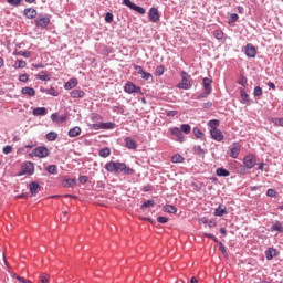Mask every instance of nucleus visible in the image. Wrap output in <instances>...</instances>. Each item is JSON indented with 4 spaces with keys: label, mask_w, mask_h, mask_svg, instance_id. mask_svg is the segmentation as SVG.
I'll list each match as a JSON object with an SVG mask.
<instances>
[{
    "label": "nucleus",
    "mask_w": 283,
    "mask_h": 283,
    "mask_svg": "<svg viewBox=\"0 0 283 283\" xmlns=\"http://www.w3.org/2000/svg\"><path fill=\"white\" fill-rule=\"evenodd\" d=\"M125 163H116V161H109L105 165L106 171H109L111 174L115 171V174H120L125 169Z\"/></svg>",
    "instance_id": "nucleus-1"
},
{
    "label": "nucleus",
    "mask_w": 283,
    "mask_h": 283,
    "mask_svg": "<svg viewBox=\"0 0 283 283\" xmlns=\"http://www.w3.org/2000/svg\"><path fill=\"white\" fill-rule=\"evenodd\" d=\"M179 90H191L193 83L189 80V74L186 71L181 72V83L177 85Z\"/></svg>",
    "instance_id": "nucleus-2"
},
{
    "label": "nucleus",
    "mask_w": 283,
    "mask_h": 283,
    "mask_svg": "<svg viewBox=\"0 0 283 283\" xmlns=\"http://www.w3.org/2000/svg\"><path fill=\"white\" fill-rule=\"evenodd\" d=\"M30 156H35L36 158H48V156H50V150L45 146H39L35 149H33Z\"/></svg>",
    "instance_id": "nucleus-3"
},
{
    "label": "nucleus",
    "mask_w": 283,
    "mask_h": 283,
    "mask_svg": "<svg viewBox=\"0 0 283 283\" xmlns=\"http://www.w3.org/2000/svg\"><path fill=\"white\" fill-rule=\"evenodd\" d=\"M126 94H143L140 86H136L133 82H127L124 86Z\"/></svg>",
    "instance_id": "nucleus-4"
},
{
    "label": "nucleus",
    "mask_w": 283,
    "mask_h": 283,
    "mask_svg": "<svg viewBox=\"0 0 283 283\" xmlns=\"http://www.w3.org/2000/svg\"><path fill=\"white\" fill-rule=\"evenodd\" d=\"M34 174V164L32 161H28L22 165V170L18 176H32Z\"/></svg>",
    "instance_id": "nucleus-5"
},
{
    "label": "nucleus",
    "mask_w": 283,
    "mask_h": 283,
    "mask_svg": "<svg viewBox=\"0 0 283 283\" xmlns=\"http://www.w3.org/2000/svg\"><path fill=\"white\" fill-rule=\"evenodd\" d=\"M35 25L36 28H41L42 30H45V28L50 25V18L48 15H39L35 19Z\"/></svg>",
    "instance_id": "nucleus-6"
},
{
    "label": "nucleus",
    "mask_w": 283,
    "mask_h": 283,
    "mask_svg": "<svg viewBox=\"0 0 283 283\" xmlns=\"http://www.w3.org/2000/svg\"><path fill=\"white\" fill-rule=\"evenodd\" d=\"M114 127H115V124L112 123V122L99 123V124H91L90 125V128L95 129V130H98V129H114Z\"/></svg>",
    "instance_id": "nucleus-7"
},
{
    "label": "nucleus",
    "mask_w": 283,
    "mask_h": 283,
    "mask_svg": "<svg viewBox=\"0 0 283 283\" xmlns=\"http://www.w3.org/2000/svg\"><path fill=\"white\" fill-rule=\"evenodd\" d=\"M243 165L247 169H253L254 165H258V160L255 159V156L248 155L243 158Z\"/></svg>",
    "instance_id": "nucleus-8"
},
{
    "label": "nucleus",
    "mask_w": 283,
    "mask_h": 283,
    "mask_svg": "<svg viewBox=\"0 0 283 283\" xmlns=\"http://www.w3.org/2000/svg\"><path fill=\"white\" fill-rule=\"evenodd\" d=\"M170 135L176 137L177 143H185V135L179 127H172L169 129Z\"/></svg>",
    "instance_id": "nucleus-9"
},
{
    "label": "nucleus",
    "mask_w": 283,
    "mask_h": 283,
    "mask_svg": "<svg viewBox=\"0 0 283 283\" xmlns=\"http://www.w3.org/2000/svg\"><path fill=\"white\" fill-rule=\"evenodd\" d=\"M228 149L230 151V158H238L240 156V144L233 143L228 147Z\"/></svg>",
    "instance_id": "nucleus-10"
},
{
    "label": "nucleus",
    "mask_w": 283,
    "mask_h": 283,
    "mask_svg": "<svg viewBox=\"0 0 283 283\" xmlns=\"http://www.w3.org/2000/svg\"><path fill=\"white\" fill-rule=\"evenodd\" d=\"M210 136L212 140H217V143H222V140H224V135L222 134V130H220L219 128L210 129Z\"/></svg>",
    "instance_id": "nucleus-11"
},
{
    "label": "nucleus",
    "mask_w": 283,
    "mask_h": 283,
    "mask_svg": "<svg viewBox=\"0 0 283 283\" xmlns=\"http://www.w3.org/2000/svg\"><path fill=\"white\" fill-rule=\"evenodd\" d=\"M148 17L151 23H158V21H160V13L158 12L157 8H150Z\"/></svg>",
    "instance_id": "nucleus-12"
},
{
    "label": "nucleus",
    "mask_w": 283,
    "mask_h": 283,
    "mask_svg": "<svg viewBox=\"0 0 283 283\" xmlns=\"http://www.w3.org/2000/svg\"><path fill=\"white\" fill-rule=\"evenodd\" d=\"M245 55L249 59H255V56H258V50H255V46H253V44H247Z\"/></svg>",
    "instance_id": "nucleus-13"
},
{
    "label": "nucleus",
    "mask_w": 283,
    "mask_h": 283,
    "mask_svg": "<svg viewBox=\"0 0 283 283\" xmlns=\"http://www.w3.org/2000/svg\"><path fill=\"white\" fill-rule=\"evenodd\" d=\"M211 83H213V80L208 77L203 78V92H206V94H211V92H213V87L211 86Z\"/></svg>",
    "instance_id": "nucleus-14"
},
{
    "label": "nucleus",
    "mask_w": 283,
    "mask_h": 283,
    "mask_svg": "<svg viewBox=\"0 0 283 283\" xmlns=\"http://www.w3.org/2000/svg\"><path fill=\"white\" fill-rule=\"evenodd\" d=\"M23 14L27 19H36V15L39 14L34 8H25L23 10Z\"/></svg>",
    "instance_id": "nucleus-15"
},
{
    "label": "nucleus",
    "mask_w": 283,
    "mask_h": 283,
    "mask_svg": "<svg viewBox=\"0 0 283 283\" xmlns=\"http://www.w3.org/2000/svg\"><path fill=\"white\" fill-rule=\"evenodd\" d=\"M277 255H280V252H277V250L275 248H269L265 251V258L269 261L273 260V258H277Z\"/></svg>",
    "instance_id": "nucleus-16"
},
{
    "label": "nucleus",
    "mask_w": 283,
    "mask_h": 283,
    "mask_svg": "<svg viewBox=\"0 0 283 283\" xmlns=\"http://www.w3.org/2000/svg\"><path fill=\"white\" fill-rule=\"evenodd\" d=\"M240 96L242 98L241 103H243V105H251V98L244 88H240Z\"/></svg>",
    "instance_id": "nucleus-17"
},
{
    "label": "nucleus",
    "mask_w": 283,
    "mask_h": 283,
    "mask_svg": "<svg viewBox=\"0 0 283 283\" xmlns=\"http://www.w3.org/2000/svg\"><path fill=\"white\" fill-rule=\"evenodd\" d=\"M29 189L32 196H36V193H39V189H41V185H39L36 181H33L29 185Z\"/></svg>",
    "instance_id": "nucleus-18"
},
{
    "label": "nucleus",
    "mask_w": 283,
    "mask_h": 283,
    "mask_svg": "<svg viewBox=\"0 0 283 283\" xmlns=\"http://www.w3.org/2000/svg\"><path fill=\"white\" fill-rule=\"evenodd\" d=\"M76 85H78V80L73 77L64 84V90H74Z\"/></svg>",
    "instance_id": "nucleus-19"
},
{
    "label": "nucleus",
    "mask_w": 283,
    "mask_h": 283,
    "mask_svg": "<svg viewBox=\"0 0 283 283\" xmlns=\"http://www.w3.org/2000/svg\"><path fill=\"white\" fill-rule=\"evenodd\" d=\"M21 94L24 96H36V91L33 87L27 86L21 90Z\"/></svg>",
    "instance_id": "nucleus-20"
},
{
    "label": "nucleus",
    "mask_w": 283,
    "mask_h": 283,
    "mask_svg": "<svg viewBox=\"0 0 283 283\" xmlns=\"http://www.w3.org/2000/svg\"><path fill=\"white\" fill-rule=\"evenodd\" d=\"M71 98H83L85 96V92L83 90H73L70 93Z\"/></svg>",
    "instance_id": "nucleus-21"
},
{
    "label": "nucleus",
    "mask_w": 283,
    "mask_h": 283,
    "mask_svg": "<svg viewBox=\"0 0 283 283\" xmlns=\"http://www.w3.org/2000/svg\"><path fill=\"white\" fill-rule=\"evenodd\" d=\"M76 136H81V127L75 126L69 130L70 138H76Z\"/></svg>",
    "instance_id": "nucleus-22"
},
{
    "label": "nucleus",
    "mask_w": 283,
    "mask_h": 283,
    "mask_svg": "<svg viewBox=\"0 0 283 283\" xmlns=\"http://www.w3.org/2000/svg\"><path fill=\"white\" fill-rule=\"evenodd\" d=\"M124 142H125V147H126L127 149H136V142H135L134 139H132V138H129V137H126V138L124 139Z\"/></svg>",
    "instance_id": "nucleus-23"
},
{
    "label": "nucleus",
    "mask_w": 283,
    "mask_h": 283,
    "mask_svg": "<svg viewBox=\"0 0 283 283\" xmlns=\"http://www.w3.org/2000/svg\"><path fill=\"white\" fill-rule=\"evenodd\" d=\"M48 114V109L45 107H36L33 109V116H45Z\"/></svg>",
    "instance_id": "nucleus-24"
},
{
    "label": "nucleus",
    "mask_w": 283,
    "mask_h": 283,
    "mask_svg": "<svg viewBox=\"0 0 283 283\" xmlns=\"http://www.w3.org/2000/svg\"><path fill=\"white\" fill-rule=\"evenodd\" d=\"M224 213H227V207H223L222 205H220V206L214 210V216H217L218 218H222V216H224Z\"/></svg>",
    "instance_id": "nucleus-25"
},
{
    "label": "nucleus",
    "mask_w": 283,
    "mask_h": 283,
    "mask_svg": "<svg viewBox=\"0 0 283 283\" xmlns=\"http://www.w3.org/2000/svg\"><path fill=\"white\" fill-rule=\"evenodd\" d=\"M217 176L227 178L228 176H231V172L224 168H217L216 170Z\"/></svg>",
    "instance_id": "nucleus-26"
},
{
    "label": "nucleus",
    "mask_w": 283,
    "mask_h": 283,
    "mask_svg": "<svg viewBox=\"0 0 283 283\" xmlns=\"http://www.w3.org/2000/svg\"><path fill=\"white\" fill-rule=\"evenodd\" d=\"M163 211L166 213H177L178 208H176L174 205H166L164 206Z\"/></svg>",
    "instance_id": "nucleus-27"
},
{
    "label": "nucleus",
    "mask_w": 283,
    "mask_h": 283,
    "mask_svg": "<svg viewBox=\"0 0 283 283\" xmlns=\"http://www.w3.org/2000/svg\"><path fill=\"white\" fill-rule=\"evenodd\" d=\"M271 231H277L279 233H283V226L280 221H275L272 227Z\"/></svg>",
    "instance_id": "nucleus-28"
},
{
    "label": "nucleus",
    "mask_w": 283,
    "mask_h": 283,
    "mask_svg": "<svg viewBox=\"0 0 283 283\" xmlns=\"http://www.w3.org/2000/svg\"><path fill=\"white\" fill-rule=\"evenodd\" d=\"M151 207H156V201L149 199L146 200L143 205H142V209H151Z\"/></svg>",
    "instance_id": "nucleus-29"
},
{
    "label": "nucleus",
    "mask_w": 283,
    "mask_h": 283,
    "mask_svg": "<svg viewBox=\"0 0 283 283\" xmlns=\"http://www.w3.org/2000/svg\"><path fill=\"white\" fill-rule=\"evenodd\" d=\"M208 127H210V129H218V127H220V120H218V119L209 120Z\"/></svg>",
    "instance_id": "nucleus-30"
},
{
    "label": "nucleus",
    "mask_w": 283,
    "mask_h": 283,
    "mask_svg": "<svg viewBox=\"0 0 283 283\" xmlns=\"http://www.w3.org/2000/svg\"><path fill=\"white\" fill-rule=\"evenodd\" d=\"M56 138H59V134H56L55 132H50L46 134V140H49L50 143L56 140Z\"/></svg>",
    "instance_id": "nucleus-31"
},
{
    "label": "nucleus",
    "mask_w": 283,
    "mask_h": 283,
    "mask_svg": "<svg viewBox=\"0 0 283 283\" xmlns=\"http://www.w3.org/2000/svg\"><path fill=\"white\" fill-rule=\"evenodd\" d=\"M192 134L196 136V138H205V133H202V130H200L198 127L192 129Z\"/></svg>",
    "instance_id": "nucleus-32"
},
{
    "label": "nucleus",
    "mask_w": 283,
    "mask_h": 283,
    "mask_svg": "<svg viewBox=\"0 0 283 283\" xmlns=\"http://www.w3.org/2000/svg\"><path fill=\"white\" fill-rule=\"evenodd\" d=\"M63 187H74L76 179H64L62 182Z\"/></svg>",
    "instance_id": "nucleus-33"
},
{
    "label": "nucleus",
    "mask_w": 283,
    "mask_h": 283,
    "mask_svg": "<svg viewBox=\"0 0 283 283\" xmlns=\"http://www.w3.org/2000/svg\"><path fill=\"white\" fill-rule=\"evenodd\" d=\"M213 36L218 41H222V39L224 38V32H222V30H216L213 31Z\"/></svg>",
    "instance_id": "nucleus-34"
},
{
    "label": "nucleus",
    "mask_w": 283,
    "mask_h": 283,
    "mask_svg": "<svg viewBox=\"0 0 283 283\" xmlns=\"http://www.w3.org/2000/svg\"><path fill=\"white\" fill-rule=\"evenodd\" d=\"M112 154V150L109 148H103L99 150L101 158H107Z\"/></svg>",
    "instance_id": "nucleus-35"
},
{
    "label": "nucleus",
    "mask_w": 283,
    "mask_h": 283,
    "mask_svg": "<svg viewBox=\"0 0 283 283\" xmlns=\"http://www.w3.org/2000/svg\"><path fill=\"white\" fill-rule=\"evenodd\" d=\"M38 81H50V75L45 74L44 71L36 75Z\"/></svg>",
    "instance_id": "nucleus-36"
},
{
    "label": "nucleus",
    "mask_w": 283,
    "mask_h": 283,
    "mask_svg": "<svg viewBox=\"0 0 283 283\" xmlns=\"http://www.w3.org/2000/svg\"><path fill=\"white\" fill-rule=\"evenodd\" d=\"M25 65H28V63L23 60H19L15 64L14 67L15 70H23V67H25Z\"/></svg>",
    "instance_id": "nucleus-37"
},
{
    "label": "nucleus",
    "mask_w": 283,
    "mask_h": 283,
    "mask_svg": "<svg viewBox=\"0 0 283 283\" xmlns=\"http://www.w3.org/2000/svg\"><path fill=\"white\" fill-rule=\"evenodd\" d=\"M46 171H48V174H52V176H56V174H57L56 165L48 166Z\"/></svg>",
    "instance_id": "nucleus-38"
},
{
    "label": "nucleus",
    "mask_w": 283,
    "mask_h": 283,
    "mask_svg": "<svg viewBox=\"0 0 283 283\" xmlns=\"http://www.w3.org/2000/svg\"><path fill=\"white\" fill-rule=\"evenodd\" d=\"M40 282L41 283H50V274H48V273L40 274Z\"/></svg>",
    "instance_id": "nucleus-39"
},
{
    "label": "nucleus",
    "mask_w": 283,
    "mask_h": 283,
    "mask_svg": "<svg viewBox=\"0 0 283 283\" xmlns=\"http://www.w3.org/2000/svg\"><path fill=\"white\" fill-rule=\"evenodd\" d=\"M182 160H185V158L180 154L174 155L171 157V163H175V164L182 163Z\"/></svg>",
    "instance_id": "nucleus-40"
},
{
    "label": "nucleus",
    "mask_w": 283,
    "mask_h": 283,
    "mask_svg": "<svg viewBox=\"0 0 283 283\" xmlns=\"http://www.w3.org/2000/svg\"><path fill=\"white\" fill-rule=\"evenodd\" d=\"M180 129L186 135L191 134V126L189 124H182Z\"/></svg>",
    "instance_id": "nucleus-41"
},
{
    "label": "nucleus",
    "mask_w": 283,
    "mask_h": 283,
    "mask_svg": "<svg viewBox=\"0 0 283 283\" xmlns=\"http://www.w3.org/2000/svg\"><path fill=\"white\" fill-rule=\"evenodd\" d=\"M155 74H156V76H163L165 74V66L164 65L157 66Z\"/></svg>",
    "instance_id": "nucleus-42"
},
{
    "label": "nucleus",
    "mask_w": 283,
    "mask_h": 283,
    "mask_svg": "<svg viewBox=\"0 0 283 283\" xmlns=\"http://www.w3.org/2000/svg\"><path fill=\"white\" fill-rule=\"evenodd\" d=\"M7 3H9V6H14V8H18V6H21V3H23V0H7Z\"/></svg>",
    "instance_id": "nucleus-43"
},
{
    "label": "nucleus",
    "mask_w": 283,
    "mask_h": 283,
    "mask_svg": "<svg viewBox=\"0 0 283 283\" xmlns=\"http://www.w3.org/2000/svg\"><path fill=\"white\" fill-rule=\"evenodd\" d=\"M272 123H273L276 127H283V117H281V118H272Z\"/></svg>",
    "instance_id": "nucleus-44"
},
{
    "label": "nucleus",
    "mask_w": 283,
    "mask_h": 283,
    "mask_svg": "<svg viewBox=\"0 0 283 283\" xmlns=\"http://www.w3.org/2000/svg\"><path fill=\"white\" fill-rule=\"evenodd\" d=\"M239 85H242V87H247V85H249L248 80L244 75H242L239 81H238Z\"/></svg>",
    "instance_id": "nucleus-45"
},
{
    "label": "nucleus",
    "mask_w": 283,
    "mask_h": 283,
    "mask_svg": "<svg viewBox=\"0 0 283 283\" xmlns=\"http://www.w3.org/2000/svg\"><path fill=\"white\" fill-rule=\"evenodd\" d=\"M123 6H127L130 10H134L136 3L132 2V0H123Z\"/></svg>",
    "instance_id": "nucleus-46"
},
{
    "label": "nucleus",
    "mask_w": 283,
    "mask_h": 283,
    "mask_svg": "<svg viewBox=\"0 0 283 283\" xmlns=\"http://www.w3.org/2000/svg\"><path fill=\"white\" fill-rule=\"evenodd\" d=\"M46 94H49L50 96H59V91L54 87H51L46 91Z\"/></svg>",
    "instance_id": "nucleus-47"
},
{
    "label": "nucleus",
    "mask_w": 283,
    "mask_h": 283,
    "mask_svg": "<svg viewBox=\"0 0 283 283\" xmlns=\"http://www.w3.org/2000/svg\"><path fill=\"white\" fill-rule=\"evenodd\" d=\"M239 19H240V15H238V13H232L230 14L229 23H235V21H238Z\"/></svg>",
    "instance_id": "nucleus-48"
},
{
    "label": "nucleus",
    "mask_w": 283,
    "mask_h": 283,
    "mask_svg": "<svg viewBox=\"0 0 283 283\" xmlns=\"http://www.w3.org/2000/svg\"><path fill=\"white\" fill-rule=\"evenodd\" d=\"M133 10H135V12H138V14H145L146 10L143 7H138L137 4H135V7H133Z\"/></svg>",
    "instance_id": "nucleus-49"
},
{
    "label": "nucleus",
    "mask_w": 283,
    "mask_h": 283,
    "mask_svg": "<svg viewBox=\"0 0 283 283\" xmlns=\"http://www.w3.org/2000/svg\"><path fill=\"white\" fill-rule=\"evenodd\" d=\"M142 78L144 81H151V78H154V75H151V73H147L144 71V74L142 75Z\"/></svg>",
    "instance_id": "nucleus-50"
},
{
    "label": "nucleus",
    "mask_w": 283,
    "mask_h": 283,
    "mask_svg": "<svg viewBox=\"0 0 283 283\" xmlns=\"http://www.w3.org/2000/svg\"><path fill=\"white\" fill-rule=\"evenodd\" d=\"M105 21L106 23H112V21H114V14H112V12H107L105 14Z\"/></svg>",
    "instance_id": "nucleus-51"
},
{
    "label": "nucleus",
    "mask_w": 283,
    "mask_h": 283,
    "mask_svg": "<svg viewBox=\"0 0 283 283\" xmlns=\"http://www.w3.org/2000/svg\"><path fill=\"white\" fill-rule=\"evenodd\" d=\"M253 96H255V97L262 96V87H260V86L254 87Z\"/></svg>",
    "instance_id": "nucleus-52"
},
{
    "label": "nucleus",
    "mask_w": 283,
    "mask_h": 283,
    "mask_svg": "<svg viewBox=\"0 0 283 283\" xmlns=\"http://www.w3.org/2000/svg\"><path fill=\"white\" fill-rule=\"evenodd\" d=\"M266 196L269 198H275V196H277V192H275V189H268Z\"/></svg>",
    "instance_id": "nucleus-53"
},
{
    "label": "nucleus",
    "mask_w": 283,
    "mask_h": 283,
    "mask_svg": "<svg viewBox=\"0 0 283 283\" xmlns=\"http://www.w3.org/2000/svg\"><path fill=\"white\" fill-rule=\"evenodd\" d=\"M157 222L160 224H167L169 222V219L167 217H158Z\"/></svg>",
    "instance_id": "nucleus-54"
},
{
    "label": "nucleus",
    "mask_w": 283,
    "mask_h": 283,
    "mask_svg": "<svg viewBox=\"0 0 283 283\" xmlns=\"http://www.w3.org/2000/svg\"><path fill=\"white\" fill-rule=\"evenodd\" d=\"M29 76H28V74H21L20 76H19V81L21 82V83H28V81H29Z\"/></svg>",
    "instance_id": "nucleus-55"
},
{
    "label": "nucleus",
    "mask_w": 283,
    "mask_h": 283,
    "mask_svg": "<svg viewBox=\"0 0 283 283\" xmlns=\"http://www.w3.org/2000/svg\"><path fill=\"white\" fill-rule=\"evenodd\" d=\"M123 172L126 175V176H132V174H134V169L127 167V165L125 166V169L123 170Z\"/></svg>",
    "instance_id": "nucleus-56"
},
{
    "label": "nucleus",
    "mask_w": 283,
    "mask_h": 283,
    "mask_svg": "<svg viewBox=\"0 0 283 283\" xmlns=\"http://www.w3.org/2000/svg\"><path fill=\"white\" fill-rule=\"evenodd\" d=\"M203 109H211L213 107V103L211 102H206L202 104Z\"/></svg>",
    "instance_id": "nucleus-57"
},
{
    "label": "nucleus",
    "mask_w": 283,
    "mask_h": 283,
    "mask_svg": "<svg viewBox=\"0 0 283 283\" xmlns=\"http://www.w3.org/2000/svg\"><path fill=\"white\" fill-rule=\"evenodd\" d=\"M2 151L3 154H12V146H4Z\"/></svg>",
    "instance_id": "nucleus-58"
},
{
    "label": "nucleus",
    "mask_w": 283,
    "mask_h": 283,
    "mask_svg": "<svg viewBox=\"0 0 283 283\" xmlns=\"http://www.w3.org/2000/svg\"><path fill=\"white\" fill-rule=\"evenodd\" d=\"M135 70H136V72H137V74H140V76L144 74V70H143V66H140V65H135V67H134Z\"/></svg>",
    "instance_id": "nucleus-59"
},
{
    "label": "nucleus",
    "mask_w": 283,
    "mask_h": 283,
    "mask_svg": "<svg viewBox=\"0 0 283 283\" xmlns=\"http://www.w3.org/2000/svg\"><path fill=\"white\" fill-rule=\"evenodd\" d=\"M51 120H52L53 123H59V113H53V114L51 115Z\"/></svg>",
    "instance_id": "nucleus-60"
},
{
    "label": "nucleus",
    "mask_w": 283,
    "mask_h": 283,
    "mask_svg": "<svg viewBox=\"0 0 283 283\" xmlns=\"http://www.w3.org/2000/svg\"><path fill=\"white\" fill-rule=\"evenodd\" d=\"M219 251H221L223 255H227V248H224V244L219 243Z\"/></svg>",
    "instance_id": "nucleus-61"
},
{
    "label": "nucleus",
    "mask_w": 283,
    "mask_h": 283,
    "mask_svg": "<svg viewBox=\"0 0 283 283\" xmlns=\"http://www.w3.org/2000/svg\"><path fill=\"white\" fill-rule=\"evenodd\" d=\"M206 238H210V240H213V242H218V238L211 233H205Z\"/></svg>",
    "instance_id": "nucleus-62"
},
{
    "label": "nucleus",
    "mask_w": 283,
    "mask_h": 283,
    "mask_svg": "<svg viewBox=\"0 0 283 283\" xmlns=\"http://www.w3.org/2000/svg\"><path fill=\"white\" fill-rule=\"evenodd\" d=\"M88 178L87 176H80L78 181L81 182V185H85V182H87Z\"/></svg>",
    "instance_id": "nucleus-63"
},
{
    "label": "nucleus",
    "mask_w": 283,
    "mask_h": 283,
    "mask_svg": "<svg viewBox=\"0 0 283 283\" xmlns=\"http://www.w3.org/2000/svg\"><path fill=\"white\" fill-rule=\"evenodd\" d=\"M103 117L101 116V115H98V114H93L92 115V120L94 122V123H96V120H101Z\"/></svg>",
    "instance_id": "nucleus-64"
}]
</instances>
